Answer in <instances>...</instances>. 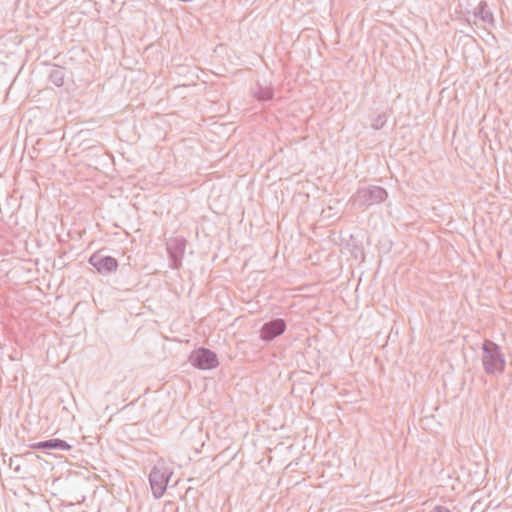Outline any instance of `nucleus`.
I'll use <instances>...</instances> for the list:
<instances>
[{"label": "nucleus", "instance_id": "obj_1", "mask_svg": "<svg viewBox=\"0 0 512 512\" xmlns=\"http://www.w3.org/2000/svg\"><path fill=\"white\" fill-rule=\"evenodd\" d=\"M481 360L487 375H500L505 370V356L500 346L491 340H484Z\"/></svg>", "mask_w": 512, "mask_h": 512}, {"label": "nucleus", "instance_id": "obj_2", "mask_svg": "<svg viewBox=\"0 0 512 512\" xmlns=\"http://www.w3.org/2000/svg\"><path fill=\"white\" fill-rule=\"evenodd\" d=\"M387 197L388 193L384 188L370 185L358 188L350 198V202L355 207L365 210L372 205L384 202Z\"/></svg>", "mask_w": 512, "mask_h": 512}, {"label": "nucleus", "instance_id": "obj_3", "mask_svg": "<svg viewBox=\"0 0 512 512\" xmlns=\"http://www.w3.org/2000/svg\"><path fill=\"white\" fill-rule=\"evenodd\" d=\"M172 472L164 466H155L149 474L151 490L155 498H160L166 491Z\"/></svg>", "mask_w": 512, "mask_h": 512}, {"label": "nucleus", "instance_id": "obj_4", "mask_svg": "<svg viewBox=\"0 0 512 512\" xmlns=\"http://www.w3.org/2000/svg\"><path fill=\"white\" fill-rule=\"evenodd\" d=\"M189 362L192 366L202 370H210L219 365L216 353L203 347L190 354Z\"/></svg>", "mask_w": 512, "mask_h": 512}, {"label": "nucleus", "instance_id": "obj_5", "mask_svg": "<svg viewBox=\"0 0 512 512\" xmlns=\"http://www.w3.org/2000/svg\"><path fill=\"white\" fill-rule=\"evenodd\" d=\"M166 249L172 269H179L186 250V240L182 237L170 238L166 242Z\"/></svg>", "mask_w": 512, "mask_h": 512}, {"label": "nucleus", "instance_id": "obj_6", "mask_svg": "<svg viewBox=\"0 0 512 512\" xmlns=\"http://www.w3.org/2000/svg\"><path fill=\"white\" fill-rule=\"evenodd\" d=\"M89 263L100 273L108 274L116 271L118 268V261L112 256H104L100 253H94L89 258Z\"/></svg>", "mask_w": 512, "mask_h": 512}, {"label": "nucleus", "instance_id": "obj_7", "mask_svg": "<svg viewBox=\"0 0 512 512\" xmlns=\"http://www.w3.org/2000/svg\"><path fill=\"white\" fill-rule=\"evenodd\" d=\"M286 330V322L281 318L266 322L260 330V338L264 341H271L282 335Z\"/></svg>", "mask_w": 512, "mask_h": 512}, {"label": "nucleus", "instance_id": "obj_8", "mask_svg": "<svg viewBox=\"0 0 512 512\" xmlns=\"http://www.w3.org/2000/svg\"><path fill=\"white\" fill-rule=\"evenodd\" d=\"M33 448L35 449H41V450H62V451H68L72 447L70 444H68L66 441L53 438L45 441L38 442L33 445Z\"/></svg>", "mask_w": 512, "mask_h": 512}, {"label": "nucleus", "instance_id": "obj_9", "mask_svg": "<svg viewBox=\"0 0 512 512\" xmlns=\"http://www.w3.org/2000/svg\"><path fill=\"white\" fill-rule=\"evenodd\" d=\"M253 95L259 101H269L273 99L274 89L271 85L257 82L255 88L253 89Z\"/></svg>", "mask_w": 512, "mask_h": 512}, {"label": "nucleus", "instance_id": "obj_10", "mask_svg": "<svg viewBox=\"0 0 512 512\" xmlns=\"http://www.w3.org/2000/svg\"><path fill=\"white\" fill-rule=\"evenodd\" d=\"M65 73L64 69L59 66H54L49 73V80L57 87H61L64 84Z\"/></svg>", "mask_w": 512, "mask_h": 512}, {"label": "nucleus", "instance_id": "obj_11", "mask_svg": "<svg viewBox=\"0 0 512 512\" xmlns=\"http://www.w3.org/2000/svg\"><path fill=\"white\" fill-rule=\"evenodd\" d=\"M386 122H387L386 113H381L372 119L371 127L374 130H380L385 126Z\"/></svg>", "mask_w": 512, "mask_h": 512}, {"label": "nucleus", "instance_id": "obj_12", "mask_svg": "<svg viewBox=\"0 0 512 512\" xmlns=\"http://www.w3.org/2000/svg\"><path fill=\"white\" fill-rule=\"evenodd\" d=\"M478 14L481 16L482 20H484V21L488 20L491 17V14L487 10L486 3H484V2L480 3Z\"/></svg>", "mask_w": 512, "mask_h": 512}, {"label": "nucleus", "instance_id": "obj_13", "mask_svg": "<svg viewBox=\"0 0 512 512\" xmlns=\"http://www.w3.org/2000/svg\"><path fill=\"white\" fill-rule=\"evenodd\" d=\"M429 512H452V511L445 506L437 505Z\"/></svg>", "mask_w": 512, "mask_h": 512}]
</instances>
